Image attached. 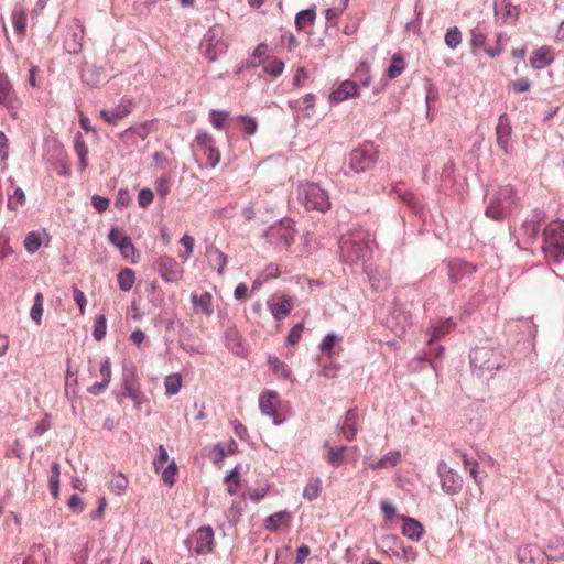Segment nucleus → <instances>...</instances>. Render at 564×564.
I'll use <instances>...</instances> for the list:
<instances>
[{
    "label": "nucleus",
    "mask_w": 564,
    "mask_h": 564,
    "mask_svg": "<svg viewBox=\"0 0 564 564\" xmlns=\"http://www.w3.org/2000/svg\"><path fill=\"white\" fill-rule=\"evenodd\" d=\"M107 332V322L104 315L97 316L95 319L93 336L97 341H100L105 338Z\"/></svg>",
    "instance_id": "obj_48"
},
{
    "label": "nucleus",
    "mask_w": 564,
    "mask_h": 564,
    "mask_svg": "<svg viewBox=\"0 0 564 564\" xmlns=\"http://www.w3.org/2000/svg\"><path fill=\"white\" fill-rule=\"evenodd\" d=\"M156 263L160 275L166 282H176L182 279L184 270L174 258L163 256Z\"/></svg>",
    "instance_id": "obj_12"
},
{
    "label": "nucleus",
    "mask_w": 564,
    "mask_h": 564,
    "mask_svg": "<svg viewBox=\"0 0 564 564\" xmlns=\"http://www.w3.org/2000/svg\"><path fill=\"white\" fill-rule=\"evenodd\" d=\"M268 44L267 43H260L253 51V54H252V62H251V66L252 67H258L259 65H261L260 63V59H264L267 57H270L268 55Z\"/></svg>",
    "instance_id": "obj_54"
},
{
    "label": "nucleus",
    "mask_w": 564,
    "mask_h": 564,
    "mask_svg": "<svg viewBox=\"0 0 564 564\" xmlns=\"http://www.w3.org/2000/svg\"><path fill=\"white\" fill-rule=\"evenodd\" d=\"M292 520V514L286 511H279L269 517L263 521V525L268 531H278L281 528L289 527Z\"/></svg>",
    "instance_id": "obj_22"
},
{
    "label": "nucleus",
    "mask_w": 564,
    "mask_h": 564,
    "mask_svg": "<svg viewBox=\"0 0 564 564\" xmlns=\"http://www.w3.org/2000/svg\"><path fill=\"white\" fill-rule=\"evenodd\" d=\"M542 220L543 217H538L536 219H530L523 223L521 230L523 231L527 241H532L538 237Z\"/></svg>",
    "instance_id": "obj_37"
},
{
    "label": "nucleus",
    "mask_w": 564,
    "mask_h": 564,
    "mask_svg": "<svg viewBox=\"0 0 564 564\" xmlns=\"http://www.w3.org/2000/svg\"><path fill=\"white\" fill-rule=\"evenodd\" d=\"M44 296L42 293H36L34 296V303L30 312V317L36 325H41L43 315Z\"/></svg>",
    "instance_id": "obj_39"
},
{
    "label": "nucleus",
    "mask_w": 564,
    "mask_h": 564,
    "mask_svg": "<svg viewBox=\"0 0 564 564\" xmlns=\"http://www.w3.org/2000/svg\"><path fill=\"white\" fill-rule=\"evenodd\" d=\"M153 121H145L139 126L128 128L122 137L131 139L133 144H137L139 140H145L151 132Z\"/></svg>",
    "instance_id": "obj_25"
},
{
    "label": "nucleus",
    "mask_w": 564,
    "mask_h": 564,
    "mask_svg": "<svg viewBox=\"0 0 564 564\" xmlns=\"http://www.w3.org/2000/svg\"><path fill=\"white\" fill-rule=\"evenodd\" d=\"M293 308L292 299L289 296H281L278 302L270 304V311L274 318L283 319L285 318Z\"/></svg>",
    "instance_id": "obj_27"
},
{
    "label": "nucleus",
    "mask_w": 564,
    "mask_h": 564,
    "mask_svg": "<svg viewBox=\"0 0 564 564\" xmlns=\"http://www.w3.org/2000/svg\"><path fill=\"white\" fill-rule=\"evenodd\" d=\"M358 419L359 413L357 408L349 409L345 414L340 431L345 440L348 442L356 437Z\"/></svg>",
    "instance_id": "obj_20"
},
{
    "label": "nucleus",
    "mask_w": 564,
    "mask_h": 564,
    "mask_svg": "<svg viewBox=\"0 0 564 564\" xmlns=\"http://www.w3.org/2000/svg\"><path fill=\"white\" fill-rule=\"evenodd\" d=\"M303 330H304V325L302 323L294 325L288 335V338H286L288 344L291 346L296 345L302 337Z\"/></svg>",
    "instance_id": "obj_57"
},
{
    "label": "nucleus",
    "mask_w": 564,
    "mask_h": 564,
    "mask_svg": "<svg viewBox=\"0 0 564 564\" xmlns=\"http://www.w3.org/2000/svg\"><path fill=\"white\" fill-rule=\"evenodd\" d=\"M59 475L61 466L58 463L55 462L52 465V474L50 477L51 492L55 498L58 496Z\"/></svg>",
    "instance_id": "obj_52"
},
{
    "label": "nucleus",
    "mask_w": 564,
    "mask_h": 564,
    "mask_svg": "<svg viewBox=\"0 0 564 564\" xmlns=\"http://www.w3.org/2000/svg\"><path fill=\"white\" fill-rule=\"evenodd\" d=\"M154 195L151 189L143 188L140 191L138 196V203L140 207L147 208L153 202Z\"/></svg>",
    "instance_id": "obj_61"
},
{
    "label": "nucleus",
    "mask_w": 564,
    "mask_h": 564,
    "mask_svg": "<svg viewBox=\"0 0 564 564\" xmlns=\"http://www.w3.org/2000/svg\"><path fill=\"white\" fill-rule=\"evenodd\" d=\"M462 459L465 470H467L469 475L473 477V479L479 485L481 482V479L478 476V463L476 460L468 458L466 454L462 455Z\"/></svg>",
    "instance_id": "obj_50"
},
{
    "label": "nucleus",
    "mask_w": 564,
    "mask_h": 564,
    "mask_svg": "<svg viewBox=\"0 0 564 564\" xmlns=\"http://www.w3.org/2000/svg\"><path fill=\"white\" fill-rule=\"evenodd\" d=\"M455 327L456 324L452 318L441 321L436 326L433 327L429 345L431 346L433 341L440 340L441 338L445 337Z\"/></svg>",
    "instance_id": "obj_31"
},
{
    "label": "nucleus",
    "mask_w": 564,
    "mask_h": 564,
    "mask_svg": "<svg viewBox=\"0 0 564 564\" xmlns=\"http://www.w3.org/2000/svg\"><path fill=\"white\" fill-rule=\"evenodd\" d=\"M405 67L406 63L403 55L400 52L395 53L391 58V64L388 67L386 75L389 79H394L404 72Z\"/></svg>",
    "instance_id": "obj_33"
},
{
    "label": "nucleus",
    "mask_w": 564,
    "mask_h": 564,
    "mask_svg": "<svg viewBox=\"0 0 564 564\" xmlns=\"http://www.w3.org/2000/svg\"><path fill=\"white\" fill-rule=\"evenodd\" d=\"M358 96V86L352 80L343 82L329 96L333 102H343Z\"/></svg>",
    "instance_id": "obj_19"
},
{
    "label": "nucleus",
    "mask_w": 564,
    "mask_h": 564,
    "mask_svg": "<svg viewBox=\"0 0 564 564\" xmlns=\"http://www.w3.org/2000/svg\"><path fill=\"white\" fill-rule=\"evenodd\" d=\"M23 245L29 253H35L42 245L40 235L35 231L29 232L24 239Z\"/></svg>",
    "instance_id": "obj_46"
},
{
    "label": "nucleus",
    "mask_w": 564,
    "mask_h": 564,
    "mask_svg": "<svg viewBox=\"0 0 564 564\" xmlns=\"http://www.w3.org/2000/svg\"><path fill=\"white\" fill-rule=\"evenodd\" d=\"M73 34L70 40L65 41V47L68 53L77 54L82 51L84 35H85V26L79 19L73 20Z\"/></svg>",
    "instance_id": "obj_16"
},
{
    "label": "nucleus",
    "mask_w": 564,
    "mask_h": 564,
    "mask_svg": "<svg viewBox=\"0 0 564 564\" xmlns=\"http://www.w3.org/2000/svg\"><path fill=\"white\" fill-rule=\"evenodd\" d=\"M401 460L400 451H390L383 457H381L378 462L370 464L371 469H384L392 468L397 466Z\"/></svg>",
    "instance_id": "obj_32"
},
{
    "label": "nucleus",
    "mask_w": 564,
    "mask_h": 564,
    "mask_svg": "<svg viewBox=\"0 0 564 564\" xmlns=\"http://www.w3.org/2000/svg\"><path fill=\"white\" fill-rule=\"evenodd\" d=\"M109 241L113 243L121 252L122 257L130 259L135 253L134 245L130 237L118 228H112L108 235Z\"/></svg>",
    "instance_id": "obj_14"
},
{
    "label": "nucleus",
    "mask_w": 564,
    "mask_h": 564,
    "mask_svg": "<svg viewBox=\"0 0 564 564\" xmlns=\"http://www.w3.org/2000/svg\"><path fill=\"white\" fill-rule=\"evenodd\" d=\"M554 61V51L550 46H541L532 52L530 65L534 69H542Z\"/></svg>",
    "instance_id": "obj_18"
},
{
    "label": "nucleus",
    "mask_w": 564,
    "mask_h": 564,
    "mask_svg": "<svg viewBox=\"0 0 564 564\" xmlns=\"http://www.w3.org/2000/svg\"><path fill=\"white\" fill-rule=\"evenodd\" d=\"M25 194L20 187H13L12 193L8 195V208L11 210H17L19 206H23L25 204Z\"/></svg>",
    "instance_id": "obj_41"
},
{
    "label": "nucleus",
    "mask_w": 564,
    "mask_h": 564,
    "mask_svg": "<svg viewBox=\"0 0 564 564\" xmlns=\"http://www.w3.org/2000/svg\"><path fill=\"white\" fill-rule=\"evenodd\" d=\"M171 189L170 178L167 176H161L155 182V191L161 197H165Z\"/></svg>",
    "instance_id": "obj_58"
},
{
    "label": "nucleus",
    "mask_w": 564,
    "mask_h": 564,
    "mask_svg": "<svg viewBox=\"0 0 564 564\" xmlns=\"http://www.w3.org/2000/svg\"><path fill=\"white\" fill-rule=\"evenodd\" d=\"M225 482L228 485V494L236 495L240 487V478L237 468L230 471V474L225 478Z\"/></svg>",
    "instance_id": "obj_51"
},
{
    "label": "nucleus",
    "mask_w": 564,
    "mask_h": 564,
    "mask_svg": "<svg viewBox=\"0 0 564 564\" xmlns=\"http://www.w3.org/2000/svg\"><path fill=\"white\" fill-rule=\"evenodd\" d=\"M180 242L182 243V246L184 247V251H182L180 253V257L184 260V261H187L192 254H193V250H194V238L189 235H184Z\"/></svg>",
    "instance_id": "obj_53"
},
{
    "label": "nucleus",
    "mask_w": 564,
    "mask_h": 564,
    "mask_svg": "<svg viewBox=\"0 0 564 564\" xmlns=\"http://www.w3.org/2000/svg\"><path fill=\"white\" fill-rule=\"evenodd\" d=\"M99 372L102 380L100 382H95L88 388L89 393L94 395L101 394L107 389L111 380V365L108 358L101 361Z\"/></svg>",
    "instance_id": "obj_21"
},
{
    "label": "nucleus",
    "mask_w": 564,
    "mask_h": 564,
    "mask_svg": "<svg viewBox=\"0 0 564 564\" xmlns=\"http://www.w3.org/2000/svg\"><path fill=\"white\" fill-rule=\"evenodd\" d=\"M519 205V198L511 185L500 186L489 197L486 208L487 217L494 220L505 219Z\"/></svg>",
    "instance_id": "obj_1"
},
{
    "label": "nucleus",
    "mask_w": 564,
    "mask_h": 564,
    "mask_svg": "<svg viewBox=\"0 0 564 564\" xmlns=\"http://www.w3.org/2000/svg\"><path fill=\"white\" fill-rule=\"evenodd\" d=\"M322 490V481L319 478L311 479L303 490V497L310 501L315 500Z\"/></svg>",
    "instance_id": "obj_43"
},
{
    "label": "nucleus",
    "mask_w": 564,
    "mask_h": 564,
    "mask_svg": "<svg viewBox=\"0 0 564 564\" xmlns=\"http://www.w3.org/2000/svg\"><path fill=\"white\" fill-rule=\"evenodd\" d=\"M470 362L475 368L491 373L501 367V354L487 346L476 347L470 352Z\"/></svg>",
    "instance_id": "obj_6"
},
{
    "label": "nucleus",
    "mask_w": 564,
    "mask_h": 564,
    "mask_svg": "<svg viewBox=\"0 0 564 564\" xmlns=\"http://www.w3.org/2000/svg\"><path fill=\"white\" fill-rule=\"evenodd\" d=\"M118 284L122 291H130L135 281L134 271L130 268L122 269L118 274Z\"/></svg>",
    "instance_id": "obj_38"
},
{
    "label": "nucleus",
    "mask_w": 564,
    "mask_h": 564,
    "mask_svg": "<svg viewBox=\"0 0 564 564\" xmlns=\"http://www.w3.org/2000/svg\"><path fill=\"white\" fill-rule=\"evenodd\" d=\"M192 303L195 313H200L205 316H210L214 313L213 295L209 292H204L200 295L192 294Z\"/></svg>",
    "instance_id": "obj_23"
},
{
    "label": "nucleus",
    "mask_w": 564,
    "mask_h": 564,
    "mask_svg": "<svg viewBox=\"0 0 564 564\" xmlns=\"http://www.w3.org/2000/svg\"><path fill=\"white\" fill-rule=\"evenodd\" d=\"M202 53L209 62H215L219 56L226 54L228 44L224 40L221 28L215 25L210 28L202 41Z\"/></svg>",
    "instance_id": "obj_5"
},
{
    "label": "nucleus",
    "mask_w": 564,
    "mask_h": 564,
    "mask_svg": "<svg viewBox=\"0 0 564 564\" xmlns=\"http://www.w3.org/2000/svg\"><path fill=\"white\" fill-rule=\"evenodd\" d=\"M75 152L79 158L80 169L85 170L88 166V147L80 135L76 137L75 139Z\"/></svg>",
    "instance_id": "obj_40"
},
{
    "label": "nucleus",
    "mask_w": 564,
    "mask_h": 564,
    "mask_svg": "<svg viewBox=\"0 0 564 564\" xmlns=\"http://www.w3.org/2000/svg\"><path fill=\"white\" fill-rule=\"evenodd\" d=\"M503 10H505V12L502 13L503 22L511 23L517 20L518 15H519V10L516 6H513L509 2L505 3Z\"/></svg>",
    "instance_id": "obj_59"
},
{
    "label": "nucleus",
    "mask_w": 564,
    "mask_h": 564,
    "mask_svg": "<svg viewBox=\"0 0 564 564\" xmlns=\"http://www.w3.org/2000/svg\"><path fill=\"white\" fill-rule=\"evenodd\" d=\"M206 252L209 264L216 269L219 274H223L227 264V256L213 245L207 247Z\"/></svg>",
    "instance_id": "obj_26"
},
{
    "label": "nucleus",
    "mask_w": 564,
    "mask_h": 564,
    "mask_svg": "<svg viewBox=\"0 0 564 564\" xmlns=\"http://www.w3.org/2000/svg\"><path fill=\"white\" fill-rule=\"evenodd\" d=\"M512 133V127L506 113L501 115L496 128L497 143L507 153Z\"/></svg>",
    "instance_id": "obj_17"
},
{
    "label": "nucleus",
    "mask_w": 564,
    "mask_h": 564,
    "mask_svg": "<svg viewBox=\"0 0 564 564\" xmlns=\"http://www.w3.org/2000/svg\"><path fill=\"white\" fill-rule=\"evenodd\" d=\"M26 21H28V17H26L25 10L17 9V10L13 11V13H12V23H13V28H14L15 33L20 37H23L25 35V32H26Z\"/></svg>",
    "instance_id": "obj_36"
},
{
    "label": "nucleus",
    "mask_w": 564,
    "mask_h": 564,
    "mask_svg": "<svg viewBox=\"0 0 564 564\" xmlns=\"http://www.w3.org/2000/svg\"><path fill=\"white\" fill-rule=\"evenodd\" d=\"M268 365L270 370L279 378L282 379H291V370L288 365L281 361L275 356H270L268 359Z\"/></svg>",
    "instance_id": "obj_34"
},
{
    "label": "nucleus",
    "mask_w": 564,
    "mask_h": 564,
    "mask_svg": "<svg viewBox=\"0 0 564 564\" xmlns=\"http://www.w3.org/2000/svg\"><path fill=\"white\" fill-rule=\"evenodd\" d=\"M240 121L243 123V130L246 133L250 135L256 133L258 124L254 118L241 116Z\"/></svg>",
    "instance_id": "obj_64"
},
{
    "label": "nucleus",
    "mask_w": 564,
    "mask_h": 564,
    "mask_svg": "<svg viewBox=\"0 0 564 564\" xmlns=\"http://www.w3.org/2000/svg\"><path fill=\"white\" fill-rule=\"evenodd\" d=\"M280 403V397L278 392L273 390H265L259 397V409L261 413L271 417L275 425H280L283 422V417L278 413Z\"/></svg>",
    "instance_id": "obj_11"
},
{
    "label": "nucleus",
    "mask_w": 564,
    "mask_h": 564,
    "mask_svg": "<svg viewBox=\"0 0 564 564\" xmlns=\"http://www.w3.org/2000/svg\"><path fill=\"white\" fill-rule=\"evenodd\" d=\"M210 122L217 129H223L228 119V113L225 111L212 110L210 111Z\"/></svg>",
    "instance_id": "obj_56"
},
{
    "label": "nucleus",
    "mask_w": 564,
    "mask_h": 564,
    "mask_svg": "<svg viewBox=\"0 0 564 564\" xmlns=\"http://www.w3.org/2000/svg\"><path fill=\"white\" fill-rule=\"evenodd\" d=\"M340 340L341 337L335 334H328L321 343V350L330 357L334 355V346L340 343Z\"/></svg>",
    "instance_id": "obj_49"
},
{
    "label": "nucleus",
    "mask_w": 564,
    "mask_h": 564,
    "mask_svg": "<svg viewBox=\"0 0 564 564\" xmlns=\"http://www.w3.org/2000/svg\"><path fill=\"white\" fill-rule=\"evenodd\" d=\"M194 153L196 155L203 154L206 158L205 165L207 167H215L220 161V152L215 147L214 138L207 132H199L193 143Z\"/></svg>",
    "instance_id": "obj_8"
},
{
    "label": "nucleus",
    "mask_w": 564,
    "mask_h": 564,
    "mask_svg": "<svg viewBox=\"0 0 564 564\" xmlns=\"http://www.w3.org/2000/svg\"><path fill=\"white\" fill-rule=\"evenodd\" d=\"M165 393L167 395L176 394L182 387V377L178 373H172L164 380Z\"/></svg>",
    "instance_id": "obj_44"
},
{
    "label": "nucleus",
    "mask_w": 564,
    "mask_h": 564,
    "mask_svg": "<svg viewBox=\"0 0 564 564\" xmlns=\"http://www.w3.org/2000/svg\"><path fill=\"white\" fill-rule=\"evenodd\" d=\"M400 518L404 521L402 534L412 541H419L424 532L422 524L410 517L401 516Z\"/></svg>",
    "instance_id": "obj_24"
},
{
    "label": "nucleus",
    "mask_w": 564,
    "mask_h": 564,
    "mask_svg": "<svg viewBox=\"0 0 564 564\" xmlns=\"http://www.w3.org/2000/svg\"><path fill=\"white\" fill-rule=\"evenodd\" d=\"M263 67V72L271 77H279L284 70V63L275 56H270L264 59H260Z\"/></svg>",
    "instance_id": "obj_30"
},
{
    "label": "nucleus",
    "mask_w": 564,
    "mask_h": 564,
    "mask_svg": "<svg viewBox=\"0 0 564 564\" xmlns=\"http://www.w3.org/2000/svg\"><path fill=\"white\" fill-rule=\"evenodd\" d=\"M486 42L487 36L485 33L478 31L477 29L471 31L470 50L474 55H477L478 51L485 47Z\"/></svg>",
    "instance_id": "obj_45"
},
{
    "label": "nucleus",
    "mask_w": 564,
    "mask_h": 564,
    "mask_svg": "<svg viewBox=\"0 0 564 564\" xmlns=\"http://www.w3.org/2000/svg\"><path fill=\"white\" fill-rule=\"evenodd\" d=\"M73 297H74V301L76 302V304L79 307L80 314L84 315L85 314L86 304H87V300H86V296H85L84 292L80 291L78 288L74 286L73 288Z\"/></svg>",
    "instance_id": "obj_62"
},
{
    "label": "nucleus",
    "mask_w": 564,
    "mask_h": 564,
    "mask_svg": "<svg viewBox=\"0 0 564 564\" xmlns=\"http://www.w3.org/2000/svg\"><path fill=\"white\" fill-rule=\"evenodd\" d=\"M445 43L453 50L462 43V32L457 26H453L447 30L445 34Z\"/></svg>",
    "instance_id": "obj_47"
},
{
    "label": "nucleus",
    "mask_w": 564,
    "mask_h": 564,
    "mask_svg": "<svg viewBox=\"0 0 564 564\" xmlns=\"http://www.w3.org/2000/svg\"><path fill=\"white\" fill-rule=\"evenodd\" d=\"M177 473V466L174 462L170 463L166 468L162 471V479L164 484L173 486L175 482V476Z\"/></svg>",
    "instance_id": "obj_55"
},
{
    "label": "nucleus",
    "mask_w": 564,
    "mask_h": 564,
    "mask_svg": "<svg viewBox=\"0 0 564 564\" xmlns=\"http://www.w3.org/2000/svg\"><path fill=\"white\" fill-rule=\"evenodd\" d=\"M295 234L294 221L292 219H284L269 227L265 236L270 243L289 248L295 240Z\"/></svg>",
    "instance_id": "obj_7"
},
{
    "label": "nucleus",
    "mask_w": 564,
    "mask_h": 564,
    "mask_svg": "<svg viewBox=\"0 0 564 564\" xmlns=\"http://www.w3.org/2000/svg\"><path fill=\"white\" fill-rule=\"evenodd\" d=\"M543 251L555 262H560L564 258V221H552L545 227Z\"/></svg>",
    "instance_id": "obj_4"
},
{
    "label": "nucleus",
    "mask_w": 564,
    "mask_h": 564,
    "mask_svg": "<svg viewBox=\"0 0 564 564\" xmlns=\"http://www.w3.org/2000/svg\"><path fill=\"white\" fill-rule=\"evenodd\" d=\"M82 78L85 84L90 87H97L105 79V75L101 68L93 65H87L82 70Z\"/></svg>",
    "instance_id": "obj_28"
},
{
    "label": "nucleus",
    "mask_w": 564,
    "mask_h": 564,
    "mask_svg": "<svg viewBox=\"0 0 564 564\" xmlns=\"http://www.w3.org/2000/svg\"><path fill=\"white\" fill-rule=\"evenodd\" d=\"M299 199L307 210H317L326 213L330 208L328 193L318 184L306 182L299 185Z\"/></svg>",
    "instance_id": "obj_3"
},
{
    "label": "nucleus",
    "mask_w": 564,
    "mask_h": 564,
    "mask_svg": "<svg viewBox=\"0 0 564 564\" xmlns=\"http://www.w3.org/2000/svg\"><path fill=\"white\" fill-rule=\"evenodd\" d=\"M380 509L382 511L383 517L387 520H391L397 517V508L389 501L382 500L380 503Z\"/></svg>",
    "instance_id": "obj_63"
},
{
    "label": "nucleus",
    "mask_w": 564,
    "mask_h": 564,
    "mask_svg": "<svg viewBox=\"0 0 564 564\" xmlns=\"http://www.w3.org/2000/svg\"><path fill=\"white\" fill-rule=\"evenodd\" d=\"M191 551L198 555L209 554L214 549V530L209 525L198 528L187 540Z\"/></svg>",
    "instance_id": "obj_10"
},
{
    "label": "nucleus",
    "mask_w": 564,
    "mask_h": 564,
    "mask_svg": "<svg viewBox=\"0 0 564 564\" xmlns=\"http://www.w3.org/2000/svg\"><path fill=\"white\" fill-rule=\"evenodd\" d=\"M376 161L377 151L371 144H365L360 148L354 149L349 154V167L356 173L370 170L375 165Z\"/></svg>",
    "instance_id": "obj_9"
},
{
    "label": "nucleus",
    "mask_w": 564,
    "mask_h": 564,
    "mask_svg": "<svg viewBox=\"0 0 564 564\" xmlns=\"http://www.w3.org/2000/svg\"><path fill=\"white\" fill-rule=\"evenodd\" d=\"M0 105L9 111H15L20 106L15 90L8 76L3 73H0Z\"/></svg>",
    "instance_id": "obj_13"
},
{
    "label": "nucleus",
    "mask_w": 564,
    "mask_h": 564,
    "mask_svg": "<svg viewBox=\"0 0 564 564\" xmlns=\"http://www.w3.org/2000/svg\"><path fill=\"white\" fill-rule=\"evenodd\" d=\"M132 111L131 101H121L111 110H101L100 117L108 124H117L121 119L128 117Z\"/></svg>",
    "instance_id": "obj_15"
},
{
    "label": "nucleus",
    "mask_w": 564,
    "mask_h": 564,
    "mask_svg": "<svg viewBox=\"0 0 564 564\" xmlns=\"http://www.w3.org/2000/svg\"><path fill=\"white\" fill-rule=\"evenodd\" d=\"M316 20L315 8L302 10L295 15V28L297 31H304L308 26H313Z\"/></svg>",
    "instance_id": "obj_29"
},
{
    "label": "nucleus",
    "mask_w": 564,
    "mask_h": 564,
    "mask_svg": "<svg viewBox=\"0 0 564 564\" xmlns=\"http://www.w3.org/2000/svg\"><path fill=\"white\" fill-rule=\"evenodd\" d=\"M128 478L123 474L119 473L110 480L109 489L116 495H122L128 488Z\"/></svg>",
    "instance_id": "obj_42"
},
{
    "label": "nucleus",
    "mask_w": 564,
    "mask_h": 564,
    "mask_svg": "<svg viewBox=\"0 0 564 564\" xmlns=\"http://www.w3.org/2000/svg\"><path fill=\"white\" fill-rule=\"evenodd\" d=\"M346 446L329 447L326 460L333 467H339L346 460Z\"/></svg>",
    "instance_id": "obj_35"
},
{
    "label": "nucleus",
    "mask_w": 564,
    "mask_h": 564,
    "mask_svg": "<svg viewBox=\"0 0 564 564\" xmlns=\"http://www.w3.org/2000/svg\"><path fill=\"white\" fill-rule=\"evenodd\" d=\"M370 253L367 235L364 230H354L340 240V256L345 262L356 263Z\"/></svg>",
    "instance_id": "obj_2"
},
{
    "label": "nucleus",
    "mask_w": 564,
    "mask_h": 564,
    "mask_svg": "<svg viewBox=\"0 0 564 564\" xmlns=\"http://www.w3.org/2000/svg\"><path fill=\"white\" fill-rule=\"evenodd\" d=\"M91 205L98 213H104L108 209L110 202L108 198L102 197L100 195H94L91 197Z\"/></svg>",
    "instance_id": "obj_60"
}]
</instances>
